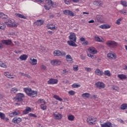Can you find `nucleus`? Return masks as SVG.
I'll use <instances>...</instances> for the list:
<instances>
[{
    "label": "nucleus",
    "instance_id": "f257e3e1",
    "mask_svg": "<svg viewBox=\"0 0 127 127\" xmlns=\"http://www.w3.org/2000/svg\"><path fill=\"white\" fill-rule=\"evenodd\" d=\"M69 39L70 41L67 42L68 45H69V46H72L73 47H77V44L75 43L76 40H77V37H76V34H75V33H70Z\"/></svg>",
    "mask_w": 127,
    "mask_h": 127
},
{
    "label": "nucleus",
    "instance_id": "f03ea898",
    "mask_svg": "<svg viewBox=\"0 0 127 127\" xmlns=\"http://www.w3.org/2000/svg\"><path fill=\"white\" fill-rule=\"evenodd\" d=\"M24 91L25 93L29 96V97L34 98L37 96V91L32 90L31 88H24Z\"/></svg>",
    "mask_w": 127,
    "mask_h": 127
},
{
    "label": "nucleus",
    "instance_id": "7ed1b4c3",
    "mask_svg": "<svg viewBox=\"0 0 127 127\" xmlns=\"http://www.w3.org/2000/svg\"><path fill=\"white\" fill-rule=\"evenodd\" d=\"M6 24L7 26H9L10 27H16L18 24H16L14 20H7V21H6Z\"/></svg>",
    "mask_w": 127,
    "mask_h": 127
},
{
    "label": "nucleus",
    "instance_id": "20e7f679",
    "mask_svg": "<svg viewBox=\"0 0 127 127\" xmlns=\"http://www.w3.org/2000/svg\"><path fill=\"white\" fill-rule=\"evenodd\" d=\"M54 56H65L66 53L65 52L58 50L54 51Z\"/></svg>",
    "mask_w": 127,
    "mask_h": 127
},
{
    "label": "nucleus",
    "instance_id": "39448f33",
    "mask_svg": "<svg viewBox=\"0 0 127 127\" xmlns=\"http://www.w3.org/2000/svg\"><path fill=\"white\" fill-rule=\"evenodd\" d=\"M106 45L107 46H109V47H111V48H114V47L118 46V43L113 41H108L106 42Z\"/></svg>",
    "mask_w": 127,
    "mask_h": 127
},
{
    "label": "nucleus",
    "instance_id": "423d86ee",
    "mask_svg": "<svg viewBox=\"0 0 127 127\" xmlns=\"http://www.w3.org/2000/svg\"><path fill=\"white\" fill-rule=\"evenodd\" d=\"M23 98H24V94L19 93L16 94L15 99L16 101H18V102H22V101H23Z\"/></svg>",
    "mask_w": 127,
    "mask_h": 127
},
{
    "label": "nucleus",
    "instance_id": "0eeeda50",
    "mask_svg": "<svg viewBox=\"0 0 127 127\" xmlns=\"http://www.w3.org/2000/svg\"><path fill=\"white\" fill-rule=\"evenodd\" d=\"M40 101H41V105H40L41 109V110H43L44 111H45L47 109V106H46V105L45 104H46V102H45V100H44V99L40 100Z\"/></svg>",
    "mask_w": 127,
    "mask_h": 127
},
{
    "label": "nucleus",
    "instance_id": "6e6552de",
    "mask_svg": "<svg viewBox=\"0 0 127 127\" xmlns=\"http://www.w3.org/2000/svg\"><path fill=\"white\" fill-rule=\"evenodd\" d=\"M54 117L55 118V120H60L63 118L62 115L58 112H56L53 114Z\"/></svg>",
    "mask_w": 127,
    "mask_h": 127
},
{
    "label": "nucleus",
    "instance_id": "1a4fd4ad",
    "mask_svg": "<svg viewBox=\"0 0 127 127\" xmlns=\"http://www.w3.org/2000/svg\"><path fill=\"white\" fill-rule=\"evenodd\" d=\"M65 15H69V16H75V14L70 10H65L63 11Z\"/></svg>",
    "mask_w": 127,
    "mask_h": 127
},
{
    "label": "nucleus",
    "instance_id": "9d476101",
    "mask_svg": "<svg viewBox=\"0 0 127 127\" xmlns=\"http://www.w3.org/2000/svg\"><path fill=\"white\" fill-rule=\"evenodd\" d=\"M57 83H58V79H57L51 78L48 81V84H49V85H54L57 84Z\"/></svg>",
    "mask_w": 127,
    "mask_h": 127
},
{
    "label": "nucleus",
    "instance_id": "9b49d317",
    "mask_svg": "<svg viewBox=\"0 0 127 127\" xmlns=\"http://www.w3.org/2000/svg\"><path fill=\"white\" fill-rule=\"evenodd\" d=\"M22 120H21V118L17 117H14L12 120V123H13L14 124H19Z\"/></svg>",
    "mask_w": 127,
    "mask_h": 127
},
{
    "label": "nucleus",
    "instance_id": "f8f14e48",
    "mask_svg": "<svg viewBox=\"0 0 127 127\" xmlns=\"http://www.w3.org/2000/svg\"><path fill=\"white\" fill-rule=\"evenodd\" d=\"M95 86L99 89H104L105 88V84L103 82H98L95 83Z\"/></svg>",
    "mask_w": 127,
    "mask_h": 127
},
{
    "label": "nucleus",
    "instance_id": "ddd939ff",
    "mask_svg": "<svg viewBox=\"0 0 127 127\" xmlns=\"http://www.w3.org/2000/svg\"><path fill=\"white\" fill-rule=\"evenodd\" d=\"M107 57L109 59H116V58H117L116 54L112 53L108 54Z\"/></svg>",
    "mask_w": 127,
    "mask_h": 127
},
{
    "label": "nucleus",
    "instance_id": "4468645a",
    "mask_svg": "<svg viewBox=\"0 0 127 127\" xmlns=\"http://www.w3.org/2000/svg\"><path fill=\"white\" fill-rule=\"evenodd\" d=\"M88 51L89 53L91 54H96L97 51H96V49L94 47H90L88 49Z\"/></svg>",
    "mask_w": 127,
    "mask_h": 127
},
{
    "label": "nucleus",
    "instance_id": "2eb2a0df",
    "mask_svg": "<svg viewBox=\"0 0 127 127\" xmlns=\"http://www.w3.org/2000/svg\"><path fill=\"white\" fill-rule=\"evenodd\" d=\"M102 127H116L112 126V123L111 122L105 123L103 124H101Z\"/></svg>",
    "mask_w": 127,
    "mask_h": 127
},
{
    "label": "nucleus",
    "instance_id": "dca6fc26",
    "mask_svg": "<svg viewBox=\"0 0 127 127\" xmlns=\"http://www.w3.org/2000/svg\"><path fill=\"white\" fill-rule=\"evenodd\" d=\"M1 43L5 45H10L11 44V40H2Z\"/></svg>",
    "mask_w": 127,
    "mask_h": 127
},
{
    "label": "nucleus",
    "instance_id": "f3484780",
    "mask_svg": "<svg viewBox=\"0 0 127 127\" xmlns=\"http://www.w3.org/2000/svg\"><path fill=\"white\" fill-rule=\"evenodd\" d=\"M43 23H44V20H41V19L37 20L35 22V24H36V25H37L38 26H39L40 25H42V24H43Z\"/></svg>",
    "mask_w": 127,
    "mask_h": 127
},
{
    "label": "nucleus",
    "instance_id": "a211bd4d",
    "mask_svg": "<svg viewBox=\"0 0 127 127\" xmlns=\"http://www.w3.org/2000/svg\"><path fill=\"white\" fill-rule=\"evenodd\" d=\"M52 65H60L61 62L59 60H53L51 62Z\"/></svg>",
    "mask_w": 127,
    "mask_h": 127
},
{
    "label": "nucleus",
    "instance_id": "6ab92c4d",
    "mask_svg": "<svg viewBox=\"0 0 127 127\" xmlns=\"http://www.w3.org/2000/svg\"><path fill=\"white\" fill-rule=\"evenodd\" d=\"M47 28L51 30H55V29H57V27L55 26V25L50 24L47 25Z\"/></svg>",
    "mask_w": 127,
    "mask_h": 127
},
{
    "label": "nucleus",
    "instance_id": "aec40b11",
    "mask_svg": "<svg viewBox=\"0 0 127 127\" xmlns=\"http://www.w3.org/2000/svg\"><path fill=\"white\" fill-rule=\"evenodd\" d=\"M65 59H66L67 61L68 62H71V63H73V58H72V57L70 55H67L65 56Z\"/></svg>",
    "mask_w": 127,
    "mask_h": 127
},
{
    "label": "nucleus",
    "instance_id": "412c9836",
    "mask_svg": "<svg viewBox=\"0 0 127 127\" xmlns=\"http://www.w3.org/2000/svg\"><path fill=\"white\" fill-rule=\"evenodd\" d=\"M80 40L81 42H83L82 45H88V44H89V42H88V41H86V39H85L84 38H80Z\"/></svg>",
    "mask_w": 127,
    "mask_h": 127
},
{
    "label": "nucleus",
    "instance_id": "4be33fe9",
    "mask_svg": "<svg viewBox=\"0 0 127 127\" xmlns=\"http://www.w3.org/2000/svg\"><path fill=\"white\" fill-rule=\"evenodd\" d=\"M29 112H31V108L30 107H27L26 109L23 111V115H27Z\"/></svg>",
    "mask_w": 127,
    "mask_h": 127
},
{
    "label": "nucleus",
    "instance_id": "5701e85b",
    "mask_svg": "<svg viewBox=\"0 0 127 127\" xmlns=\"http://www.w3.org/2000/svg\"><path fill=\"white\" fill-rule=\"evenodd\" d=\"M111 26L107 24H103L99 26V28H102V29H108V28H110Z\"/></svg>",
    "mask_w": 127,
    "mask_h": 127
},
{
    "label": "nucleus",
    "instance_id": "b1692460",
    "mask_svg": "<svg viewBox=\"0 0 127 127\" xmlns=\"http://www.w3.org/2000/svg\"><path fill=\"white\" fill-rule=\"evenodd\" d=\"M27 57H28L27 56V55H22L19 57V59L22 60V61H26V59H27Z\"/></svg>",
    "mask_w": 127,
    "mask_h": 127
},
{
    "label": "nucleus",
    "instance_id": "393cba45",
    "mask_svg": "<svg viewBox=\"0 0 127 127\" xmlns=\"http://www.w3.org/2000/svg\"><path fill=\"white\" fill-rule=\"evenodd\" d=\"M95 73H96L98 76H103L104 75V72L101 71V70L98 69L95 70Z\"/></svg>",
    "mask_w": 127,
    "mask_h": 127
},
{
    "label": "nucleus",
    "instance_id": "a878e982",
    "mask_svg": "<svg viewBox=\"0 0 127 127\" xmlns=\"http://www.w3.org/2000/svg\"><path fill=\"white\" fill-rule=\"evenodd\" d=\"M46 3L48 5H51L52 6H54V3L52 1V0H46Z\"/></svg>",
    "mask_w": 127,
    "mask_h": 127
},
{
    "label": "nucleus",
    "instance_id": "bb28decb",
    "mask_svg": "<svg viewBox=\"0 0 127 127\" xmlns=\"http://www.w3.org/2000/svg\"><path fill=\"white\" fill-rule=\"evenodd\" d=\"M90 96H91V94L88 93H85L82 94V97L84 99H88V98L90 97Z\"/></svg>",
    "mask_w": 127,
    "mask_h": 127
},
{
    "label": "nucleus",
    "instance_id": "cd10ccee",
    "mask_svg": "<svg viewBox=\"0 0 127 127\" xmlns=\"http://www.w3.org/2000/svg\"><path fill=\"white\" fill-rule=\"evenodd\" d=\"M15 16H18V17H19L20 18H23L24 19H26V16H24L23 14L16 13Z\"/></svg>",
    "mask_w": 127,
    "mask_h": 127
},
{
    "label": "nucleus",
    "instance_id": "c85d7f7f",
    "mask_svg": "<svg viewBox=\"0 0 127 127\" xmlns=\"http://www.w3.org/2000/svg\"><path fill=\"white\" fill-rule=\"evenodd\" d=\"M118 78L121 79V80H124L125 79H127V75L125 74H119L118 75Z\"/></svg>",
    "mask_w": 127,
    "mask_h": 127
},
{
    "label": "nucleus",
    "instance_id": "c756f323",
    "mask_svg": "<svg viewBox=\"0 0 127 127\" xmlns=\"http://www.w3.org/2000/svg\"><path fill=\"white\" fill-rule=\"evenodd\" d=\"M94 5H97V6H100L102 4V1H94L93 2Z\"/></svg>",
    "mask_w": 127,
    "mask_h": 127
},
{
    "label": "nucleus",
    "instance_id": "7c9ffc66",
    "mask_svg": "<svg viewBox=\"0 0 127 127\" xmlns=\"http://www.w3.org/2000/svg\"><path fill=\"white\" fill-rule=\"evenodd\" d=\"M103 74H104L105 76H108V77H111V75H112L110 70H105Z\"/></svg>",
    "mask_w": 127,
    "mask_h": 127
},
{
    "label": "nucleus",
    "instance_id": "2f4dec72",
    "mask_svg": "<svg viewBox=\"0 0 127 127\" xmlns=\"http://www.w3.org/2000/svg\"><path fill=\"white\" fill-rule=\"evenodd\" d=\"M54 98L56 99V100H57L58 101H60V102H62L63 101V99L60 98L58 95H54Z\"/></svg>",
    "mask_w": 127,
    "mask_h": 127
},
{
    "label": "nucleus",
    "instance_id": "473e14b6",
    "mask_svg": "<svg viewBox=\"0 0 127 127\" xmlns=\"http://www.w3.org/2000/svg\"><path fill=\"white\" fill-rule=\"evenodd\" d=\"M31 62H30L31 64H32V65H36V64H37V60L35 59H33V60H31Z\"/></svg>",
    "mask_w": 127,
    "mask_h": 127
},
{
    "label": "nucleus",
    "instance_id": "72a5a7b5",
    "mask_svg": "<svg viewBox=\"0 0 127 127\" xmlns=\"http://www.w3.org/2000/svg\"><path fill=\"white\" fill-rule=\"evenodd\" d=\"M96 18L98 21H99L100 22H102L103 21V16L101 15H97Z\"/></svg>",
    "mask_w": 127,
    "mask_h": 127
},
{
    "label": "nucleus",
    "instance_id": "f704fd0d",
    "mask_svg": "<svg viewBox=\"0 0 127 127\" xmlns=\"http://www.w3.org/2000/svg\"><path fill=\"white\" fill-rule=\"evenodd\" d=\"M18 91V89L15 87L12 88L10 90V92L11 94H15V93H16Z\"/></svg>",
    "mask_w": 127,
    "mask_h": 127
},
{
    "label": "nucleus",
    "instance_id": "c9c22d12",
    "mask_svg": "<svg viewBox=\"0 0 127 127\" xmlns=\"http://www.w3.org/2000/svg\"><path fill=\"white\" fill-rule=\"evenodd\" d=\"M127 104H123L121 106V110H127Z\"/></svg>",
    "mask_w": 127,
    "mask_h": 127
},
{
    "label": "nucleus",
    "instance_id": "e433bc0d",
    "mask_svg": "<svg viewBox=\"0 0 127 127\" xmlns=\"http://www.w3.org/2000/svg\"><path fill=\"white\" fill-rule=\"evenodd\" d=\"M0 118L1 120H4V119H5V114L1 112H0Z\"/></svg>",
    "mask_w": 127,
    "mask_h": 127
},
{
    "label": "nucleus",
    "instance_id": "4c0bfd02",
    "mask_svg": "<svg viewBox=\"0 0 127 127\" xmlns=\"http://www.w3.org/2000/svg\"><path fill=\"white\" fill-rule=\"evenodd\" d=\"M14 116H18V115H20V112L19 110H16L15 111L12 112Z\"/></svg>",
    "mask_w": 127,
    "mask_h": 127
},
{
    "label": "nucleus",
    "instance_id": "58836bf2",
    "mask_svg": "<svg viewBox=\"0 0 127 127\" xmlns=\"http://www.w3.org/2000/svg\"><path fill=\"white\" fill-rule=\"evenodd\" d=\"M92 122H89V125H95V122H97V119L96 118H92L91 120Z\"/></svg>",
    "mask_w": 127,
    "mask_h": 127
},
{
    "label": "nucleus",
    "instance_id": "ea45409f",
    "mask_svg": "<svg viewBox=\"0 0 127 127\" xmlns=\"http://www.w3.org/2000/svg\"><path fill=\"white\" fill-rule=\"evenodd\" d=\"M74 119H75V117L73 115H69L68 117V121H74Z\"/></svg>",
    "mask_w": 127,
    "mask_h": 127
},
{
    "label": "nucleus",
    "instance_id": "a19ab883",
    "mask_svg": "<svg viewBox=\"0 0 127 127\" xmlns=\"http://www.w3.org/2000/svg\"><path fill=\"white\" fill-rule=\"evenodd\" d=\"M5 28V24L0 23V29H4Z\"/></svg>",
    "mask_w": 127,
    "mask_h": 127
},
{
    "label": "nucleus",
    "instance_id": "79ce46f5",
    "mask_svg": "<svg viewBox=\"0 0 127 127\" xmlns=\"http://www.w3.org/2000/svg\"><path fill=\"white\" fill-rule=\"evenodd\" d=\"M81 86L79 84H77L76 83H74L72 84V88H79V87H80Z\"/></svg>",
    "mask_w": 127,
    "mask_h": 127
},
{
    "label": "nucleus",
    "instance_id": "37998d69",
    "mask_svg": "<svg viewBox=\"0 0 127 127\" xmlns=\"http://www.w3.org/2000/svg\"><path fill=\"white\" fill-rule=\"evenodd\" d=\"M95 40L96 41H97L98 42H102V40H101V39L99 37H95Z\"/></svg>",
    "mask_w": 127,
    "mask_h": 127
},
{
    "label": "nucleus",
    "instance_id": "c03bdc74",
    "mask_svg": "<svg viewBox=\"0 0 127 127\" xmlns=\"http://www.w3.org/2000/svg\"><path fill=\"white\" fill-rule=\"evenodd\" d=\"M122 20H123V18H122L118 19L116 22L117 24H118V25H120V24H121V21H122Z\"/></svg>",
    "mask_w": 127,
    "mask_h": 127
},
{
    "label": "nucleus",
    "instance_id": "a18cd8bd",
    "mask_svg": "<svg viewBox=\"0 0 127 127\" xmlns=\"http://www.w3.org/2000/svg\"><path fill=\"white\" fill-rule=\"evenodd\" d=\"M121 13H123V14L126 15L127 14V10H122L120 11Z\"/></svg>",
    "mask_w": 127,
    "mask_h": 127
},
{
    "label": "nucleus",
    "instance_id": "49530a36",
    "mask_svg": "<svg viewBox=\"0 0 127 127\" xmlns=\"http://www.w3.org/2000/svg\"><path fill=\"white\" fill-rule=\"evenodd\" d=\"M121 3L122 5H124V6H127V3L126 1H122Z\"/></svg>",
    "mask_w": 127,
    "mask_h": 127
},
{
    "label": "nucleus",
    "instance_id": "de8ad7c7",
    "mask_svg": "<svg viewBox=\"0 0 127 127\" xmlns=\"http://www.w3.org/2000/svg\"><path fill=\"white\" fill-rule=\"evenodd\" d=\"M68 94H69V95H71V96H74V95H75V92L73 90H71L68 91Z\"/></svg>",
    "mask_w": 127,
    "mask_h": 127
},
{
    "label": "nucleus",
    "instance_id": "09e8293b",
    "mask_svg": "<svg viewBox=\"0 0 127 127\" xmlns=\"http://www.w3.org/2000/svg\"><path fill=\"white\" fill-rule=\"evenodd\" d=\"M44 7H45V9H46L47 10H49V9H50L51 8V7L47 5H44Z\"/></svg>",
    "mask_w": 127,
    "mask_h": 127
},
{
    "label": "nucleus",
    "instance_id": "8fccbe9b",
    "mask_svg": "<svg viewBox=\"0 0 127 127\" xmlns=\"http://www.w3.org/2000/svg\"><path fill=\"white\" fill-rule=\"evenodd\" d=\"M29 117H33V118H37V116H36V115L32 113L29 114Z\"/></svg>",
    "mask_w": 127,
    "mask_h": 127
},
{
    "label": "nucleus",
    "instance_id": "3c124183",
    "mask_svg": "<svg viewBox=\"0 0 127 127\" xmlns=\"http://www.w3.org/2000/svg\"><path fill=\"white\" fill-rule=\"evenodd\" d=\"M73 70L74 71H77L78 70H79V69L78 68V65H73Z\"/></svg>",
    "mask_w": 127,
    "mask_h": 127
},
{
    "label": "nucleus",
    "instance_id": "603ef678",
    "mask_svg": "<svg viewBox=\"0 0 127 127\" xmlns=\"http://www.w3.org/2000/svg\"><path fill=\"white\" fill-rule=\"evenodd\" d=\"M68 72H69L68 70H67V69H64L63 70V74H64V75H66L67 73H68Z\"/></svg>",
    "mask_w": 127,
    "mask_h": 127
},
{
    "label": "nucleus",
    "instance_id": "864d4df0",
    "mask_svg": "<svg viewBox=\"0 0 127 127\" xmlns=\"http://www.w3.org/2000/svg\"><path fill=\"white\" fill-rule=\"evenodd\" d=\"M85 69L87 72H91L92 71V68L90 67H85Z\"/></svg>",
    "mask_w": 127,
    "mask_h": 127
},
{
    "label": "nucleus",
    "instance_id": "5fc2aeb1",
    "mask_svg": "<svg viewBox=\"0 0 127 127\" xmlns=\"http://www.w3.org/2000/svg\"><path fill=\"white\" fill-rule=\"evenodd\" d=\"M113 90H115V91H119V88L118 86H115V87H112Z\"/></svg>",
    "mask_w": 127,
    "mask_h": 127
},
{
    "label": "nucleus",
    "instance_id": "6e6d98bb",
    "mask_svg": "<svg viewBox=\"0 0 127 127\" xmlns=\"http://www.w3.org/2000/svg\"><path fill=\"white\" fill-rule=\"evenodd\" d=\"M7 78H8L9 79H13L14 77H12V75L9 73L8 76H7Z\"/></svg>",
    "mask_w": 127,
    "mask_h": 127
},
{
    "label": "nucleus",
    "instance_id": "4d7b16f0",
    "mask_svg": "<svg viewBox=\"0 0 127 127\" xmlns=\"http://www.w3.org/2000/svg\"><path fill=\"white\" fill-rule=\"evenodd\" d=\"M41 68L43 69V70H45L46 69V66H45L44 65H42L41 66Z\"/></svg>",
    "mask_w": 127,
    "mask_h": 127
},
{
    "label": "nucleus",
    "instance_id": "13d9d810",
    "mask_svg": "<svg viewBox=\"0 0 127 127\" xmlns=\"http://www.w3.org/2000/svg\"><path fill=\"white\" fill-rule=\"evenodd\" d=\"M93 118H91V117H89L87 119V122L88 123H89V122H91L92 121V120Z\"/></svg>",
    "mask_w": 127,
    "mask_h": 127
},
{
    "label": "nucleus",
    "instance_id": "bf43d9fd",
    "mask_svg": "<svg viewBox=\"0 0 127 127\" xmlns=\"http://www.w3.org/2000/svg\"><path fill=\"white\" fill-rule=\"evenodd\" d=\"M9 74V72H6L4 73V75L7 77H8Z\"/></svg>",
    "mask_w": 127,
    "mask_h": 127
},
{
    "label": "nucleus",
    "instance_id": "052dcab7",
    "mask_svg": "<svg viewBox=\"0 0 127 127\" xmlns=\"http://www.w3.org/2000/svg\"><path fill=\"white\" fill-rule=\"evenodd\" d=\"M1 67H2L3 68H6V65H5V64L2 63V65H1Z\"/></svg>",
    "mask_w": 127,
    "mask_h": 127
},
{
    "label": "nucleus",
    "instance_id": "680f3d73",
    "mask_svg": "<svg viewBox=\"0 0 127 127\" xmlns=\"http://www.w3.org/2000/svg\"><path fill=\"white\" fill-rule=\"evenodd\" d=\"M19 75H21V76H25V75H26V74L23 72H19Z\"/></svg>",
    "mask_w": 127,
    "mask_h": 127
},
{
    "label": "nucleus",
    "instance_id": "e2e57ef3",
    "mask_svg": "<svg viewBox=\"0 0 127 127\" xmlns=\"http://www.w3.org/2000/svg\"><path fill=\"white\" fill-rule=\"evenodd\" d=\"M2 18H3V19H6V18H7V15H3Z\"/></svg>",
    "mask_w": 127,
    "mask_h": 127
},
{
    "label": "nucleus",
    "instance_id": "0e129e2a",
    "mask_svg": "<svg viewBox=\"0 0 127 127\" xmlns=\"http://www.w3.org/2000/svg\"><path fill=\"white\" fill-rule=\"evenodd\" d=\"M25 77H27V78H28L29 79H30V78H31L30 75L27 74H25Z\"/></svg>",
    "mask_w": 127,
    "mask_h": 127
},
{
    "label": "nucleus",
    "instance_id": "69168bd1",
    "mask_svg": "<svg viewBox=\"0 0 127 127\" xmlns=\"http://www.w3.org/2000/svg\"><path fill=\"white\" fill-rule=\"evenodd\" d=\"M94 22H95L94 20H91L88 21V23H94Z\"/></svg>",
    "mask_w": 127,
    "mask_h": 127
},
{
    "label": "nucleus",
    "instance_id": "338daca9",
    "mask_svg": "<svg viewBox=\"0 0 127 127\" xmlns=\"http://www.w3.org/2000/svg\"><path fill=\"white\" fill-rule=\"evenodd\" d=\"M3 15H5V14H3V13L0 12V18L2 17Z\"/></svg>",
    "mask_w": 127,
    "mask_h": 127
},
{
    "label": "nucleus",
    "instance_id": "774afa93",
    "mask_svg": "<svg viewBox=\"0 0 127 127\" xmlns=\"http://www.w3.org/2000/svg\"><path fill=\"white\" fill-rule=\"evenodd\" d=\"M73 2H79L80 0H72Z\"/></svg>",
    "mask_w": 127,
    "mask_h": 127
}]
</instances>
